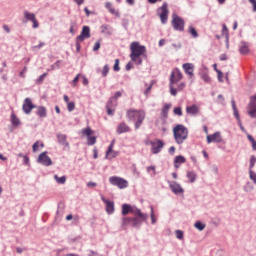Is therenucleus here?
<instances>
[{
    "label": "nucleus",
    "instance_id": "nucleus-1",
    "mask_svg": "<svg viewBox=\"0 0 256 256\" xmlns=\"http://www.w3.org/2000/svg\"><path fill=\"white\" fill-rule=\"evenodd\" d=\"M173 135L175 142L178 145H183L187 141V137H189V129L183 126V124H178L173 128Z\"/></svg>",
    "mask_w": 256,
    "mask_h": 256
},
{
    "label": "nucleus",
    "instance_id": "nucleus-2",
    "mask_svg": "<svg viewBox=\"0 0 256 256\" xmlns=\"http://www.w3.org/2000/svg\"><path fill=\"white\" fill-rule=\"evenodd\" d=\"M127 117L129 121L135 123V129H139L145 121V111L143 110H128Z\"/></svg>",
    "mask_w": 256,
    "mask_h": 256
},
{
    "label": "nucleus",
    "instance_id": "nucleus-3",
    "mask_svg": "<svg viewBox=\"0 0 256 256\" xmlns=\"http://www.w3.org/2000/svg\"><path fill=\"white\" fill-rule=\"evenodd\" d=\"M182 79L183 74L179 69H176L174 72L171 73L169 89L172 97H177V88H175L174 85H177V83H179V81H181Z\"/></svg>",
    "mask_w": 256,
    "mask_h": 256
},
{
    "label": "nucleus",
    "instance_id": "nucleus-4",
    "mask_svg": "<svg viewBox=\"0 0 256 256\" xmlns=\"http://www.w3.org/2000/svg\"><path fill=\"white\" fill-rule=\"evenodd\" d=\"M130 50L131 61H135L137 57H141V55H144L147 52V48H145V46L140 45L139 42H132L130 45Z\"/></svg>",
    "mask_w": 256,
    "mask_h": 256
},
{
    "label": "nucleus",
    "instance_id": "nucleus-5",
    "mask_svg": "<svg viewBox=\"0 0 256 256\" xmlns=\"http://www.w3.org/2000/svg\"><path fill=\"white\" fill-rule=\"evenodd\" d=\"M89 37H91V28L89 26H83L80 35L76 37L77 53L81 51V43H83L85 39H89Z\"/></svg>",
    "mask_w": 256,
    "mask_h": 256
},
{
    "label": "nucleus",
    "instance_id": "nucleus-6",
    "mask_svg": "<svg viewBox=\"0 0 256 256\" xmlns=\"http://www.w3.org/2000/svg\"><path fill=\"white\" fill-rule=\"evenodd\" d=\"M167 7V2H164L162 6L156 10L157 15L160 17L162 25H166L167 19H169V9Z\"/></svg>",
    "mask_w": 256,
    "mask_h": 256
},
{
    "label": "nucleus",
    "instance_id": "nucleus-7",
    "mask_svg": "<svg viewBox=\"0 0 256 256\" xmlns=\"http://www.w3.org/2000/svg\"><path fill=\"white\" fill-rule=\"evenodd\" d=\"M172 27L174 31H185V20L177 16V14L172 15Z\"/></svg>",
    "mask_w": 256,
    "mask_h": 256
},
{
    "label": "nucleus",
    "instance_id": "nucleus-8",
    "mask_svg": "<svg viewBox=\"0 0 256 256\" xmlns=\"http://www.w3.org/2000/svg\"><path fill=\"white\" fill-rule=\"evenodd\" d=\"M109 183L115 187H118V189H127L129 186V182H127V180L117 176L110 177Z\"/></svg>",
    "mask_w": 256,
    "mask_h": 256
},
{
    "label": "nucleus",
    "instance_id": "nucleus-9",
    "mask_svg": "<svg viewBox=\"0 0 256 256\" xmlns=\"http://www.w3.org/2000/svg\"><path fill=\"white\" fill-rule=\"evenodd\" d=\"M37 163L44 167H51V165H53V160L47 155V152H42L37 158Z\"/></svg>",
    "mask_w": 256,
    "mask_h": 256
},
{
    "label": "nucleus",
    "instance_id": "nucleus-10",
    "mask_svg": "<svg viewBox=\"0 0 256 256\" xmlns=\"http://www.w3.org/2000/svg\"><path fill=\"white\" fill-rule=\"evenodd\" d=\"M132 215H135V217H132V219H137L140 221V225L143 223V221H147V214L141 212V209L137 208L136 206H132L131 212Z\"/></svg>",
    "mask_w": 256,
    "mask_h": 256
},
{
    "label": "nucleus",
    "instance_id": "nucleus-11",
    "mask_svg": "<svg viewBox=\"0 0 256 256\" xmlns=\"http://www.w3.org/2000/svg\"><path fill=\"white\" fill-rule=\"evenodd\" d=\"M129 224H131L132 227H135L136 229H139L141 227V221H139L137 218H122V227H127V225Z\"/></svg>",
    "mask_w": 256,
    "mask_h": 256
},
{
    "label": "nucleus",
    "instance_id": "nucleus-12",
    "mask_svg": "<svg viewBox=\"0 0 256 256\" xmlns=\"http://www.w3.org/2000/svg\"><path fill=\"white\" fill-rule=\"evenodd\" d=\"M93 133V130H91L89 127L82 130V135L86 136L88 139L87 145H95V143H97V137L91 136Z\"/></svg>",
    "mask_w": 256,
    "mask_h": 256
},
{
    "label": "nucleus",
    "instance_id": "nucleus-13",
    "mask_svg": "<svg viewBox=\"0 0 256 256\" xmlns=\"http://www.w3.org/2000/svg\"><path fill=\"white\" fill-rule=\"evenodd\" d=\"M150 145L152 146V153L154 155L161 153V149L165 147V143H163V140H159V139H156L155 141H151Z\"/></svg>",
    "mask_w": 256,
    "mask_h": 256
},
{
    "label": "nucleus",
    "instance_id": "nucleus-14",
    "mask_svg": "<svg viewBox=\"0 0 256 256\" xmlns=\"http://www.w3.org/2000/svg\"><path fill=\"white\" fill-rule=\"evenodd\" d=\"M115 145V140H113L109 147H108V150L106 151V159H115V157H119V151H114L113 150V147Z\"/></svg>",
    "mask_w": 256,
    "mask_h": 256
},
{
    "label": "nucleus",
    "instance_id": "nucleus-15",
    "mask_svg": "<svg viewBox=\"0 0 256 256\" xmlns=\"http://www.w3.org/2000/svg\"><path fill=\"white\" fill-rule=\"evenodd\" d=\"M37 106H35L33 104V102H31V98H26L24 100L22 109L24 111V113H26V115H29V113H31V111H33V109H35Z\"/></svg>",
    "mask_w": 256,
    "mask_h": 256
},
{
    "label": "nucleus",
    "instance_id": "nucleus-16",
    "mask_svg": "<svg viewBox=\"0 0 256 256\" xmlns=\"http://www.w3.org/2000/svg\"><path fill=\"white\" fill-rule=\"evenodd\" d=\"M101 200L106 205V212L108 215H112V213H115V203L113 201L107 200L104 196H101Z\"/></svg>",
    "mask_w": 256,
    "mask_h": 256
},
{
    "label": "nucleus",
    "instance_id": "nucleus-17",
    "mask_svg": "<svg viewBox=\"0 0 256 256\" xmlns=\"http://www.w3.org/2000/svg\"><path fill=\"white\" fill-rule=\"evenodd\" d=\"M223 137L221 136V132H215L212 135L207 136V143H222Z\"/></svg>",
    "mask_w": 256,
    "mask_h": 256
},
{
    "label": "nucleus",
    "instance_id": "nucleus-18",
    "mask_svg": "<svg viewBox=\"0 0 256 256\" xmlns=\"http://www.w3.org/2000/svg\"><path fill=\"white\" fill-rule=\"evenodd\" d=\"M169 187L172 191V193H174L175 195H179V193H183L184 190L183 188L181 187V185L175 181L171 182L169 181Z\"/></svg>",
    "mask_w": 256,
    "mask_h": 256
},
{
    "label": "nucleus",
    "instance_id": "nucleus-19",
    "mask_svg": "<svg viewBox=\"0 0 256 256\" xmlns=\"http://www.w3.org/2000/svg\"><path fill=\"white\" fill-rule=\"evenodd\" d=\"M182 69L186 75H189V77H194L195 74L193 72L195 71V65L193 63L183 64Z\"/></svg>",
    "mask_w": 256,
    "mask_h": 256
},
{
    "label": "nucleus",
    "instance_id": "nucleus-20",
    "mask_svg": "<svg viewBox=\"0 0 256 256\" xmlns=\"http://www.w3.org/2000/svg\"><path fill=\"white\" fill-rule=\"evenodd\" d=\"M131 131V128L129 127V125H127V123L122 122L118 125L116 132L118 133V135H121L123 133H129Z\"/></svg>",
    "mask_w": 256,
    "mask_h": 256
},
{
    "label": "nucleus",
    "instance_id": "nucleus-21",
    "mask_svg": "<svg viewBox=\"0 0 256 256\" xmlns=\"http://www.w3.org/2000/svg\"><path fill=\"white\" fill-rule=\"evenodd\" d=\"M248 115L252 119H256V103L254 101H250L248 104Z\"/></svg>",
    "mask_w": 256,
    "mask_h": 256
},
{
    "label": "nucleus",
    "instance_id": "nucleus-22",
    "mask_svg": "<svg viewBox=\"0 0 256 256\" xmlns=\"http://www.w3.org/2000/svg\"><path fill=\"white\" fill-rule=\"evenodd\" d=\"M186 113H188V115H199V106L198 105H192V106H187L186 107Z\"/></svg>",
    "mask_w": 256,
    "mask_h": 256
},
{
    "label": "nucleus",
    "instance_id": "nucleus-23",
    "mask_svg": "<svg viewBox=\"0 0 256 256\" xmlns=\"http://www.w3.org/2000/svg\"><path fill=\"white\" fill-rule=\"evenodd\" d=\"M59 145H64V147H69V142H67V135L58 133L56 135Z\"/></svg>",
    "mask_w": 256,
    "mask_h": 256
},
{
    "label": "nucleus",
    "instance_id": "nucleus-24",
    "mask_svg": "<svg viewBox=\"0 0 256 256\" xmlns=\"http://www.w3.org/2000/svg\"><path fill=\"white\" fill-rule=\"evenodd\" d=\"M101 33L104 35H113V27L109 24H104L101 26Z\"/></svg>",
    "mask_w": 256,
    "mask_h": 256
},
{
    "label": "nucleus",
    "instance_id": "nucleus-25",
    "mask_svg": "<svg viewBox=\"0 0 256 256\" xmlns=\"http://www.w3.org/2000/svg\"><path fill=\"white\" fill-rule=\"evenodd\" d=\"M239 52L241 53V55H247V53H249V45H247V42H240Z\"/></svg>",
    "mask_w": 256,
    "mask_h": 256
},
{
    "label": "nucleus",
    "instance_id": "nucleus-26",
    "mask_svg": "<svg viewBox=\"0 0 256 256\" xmlns=\"http://www.w3.org/2000/svg\"><path fill=\"white\" fill-rule=\"evenodd\" d=\"M105 7H106V9H108L109 13H111L112 15H115L116 17H120L119 11H117V10H115V8H113V4H111V2H106Z\"/></svg>",
    "mask_w": 256,
    "mask_h": 256
},
{
    "label": "nucleus",
    "instance_id": "nucleus-27",
    "mask_svg": "<svg viewBox=\"0 0 256 256\" xmlns=\"http://www.w3.org/2000/svg\"><path fill=\"white\" fill-rule=\"evenodd\" d=\"M36 115H38V117H40L42 119L47 117V108H45L44 106H38Z\"/></svg>",
    "mask_w": 256,
    "mask_h": 256
},
{
    "label": "nucleus",
    "instance_id": "nucleus-28",
    "mask_svg": "<svg viewBox=\"0 0 256 256\" xmlns=\"http://www.w3.org/2000/svg\"><path fill=\"white\" fill-rule=\"evenodd\" d=\"M23 15H24V19H25L24 23H27V21H31L32 22V21H35V19H36L35 13H31V12H29L27 10H25L23 12Z\"/></svg>",
    "mask_w": 256,
    "mask_h": 256
},
{
    "label": "nucleus",
    "instance_id": "nucleus-29",
    "mask_svg": "<svg viewBox=\"0 0 256 256\" xmlns=\"http://www.w3.org/2000/svg\"><path fill=\"white\" fill-rule=\"evenodd\" d=\"M231 105L234 113V117L237 119L238 123L241 122V118L239 117V110H237V105L235 104V100H231Z\"/></svg>",
    "mask_w": 256,
    "mask_h": 256
},
{
    "label": "nucleus",
    "instance_id": "nucleus-30",
    "mask_svg": "<svg viewBox=\"0 0 256 256\" xmlns=\"http://www.w3.org/2000/svg\"><path fill=\"white\" fill-rule=\"evenodd\" d=\"M200 77L204 83H211V77H209V73H207V70H202L200 72Z\"/></svg>",
    "mask_w": 256,
    "mask_h": 256
},
{
    "label": "nucleus",
    "instance_id": "nucleus-31",
    "mask_svg": "<svg viewBox=\"0 0 256 256\" xmlns=\"http://www.w3.org/2000/svg\"><path fill=\"white\" fill-rule=\"evenodd\" d=\"M111 107H115V104H113V99H110L106 105L108 115L113 116L114 110L111 109Z\"/></svg>",
    "mask_w": 256,
    "mask_h": 256
},
{
    "label": "nucleus",
    "instance_id": "nucleus-32",
    "mask_svg": "<svg viewBox=\"0 0 256 256\" xmlns=\"http://www.w3.org/2000/svg\"><path fill=\"white\" fill-rule=\"evenodd\" d=\"M133 206L129 205V204H123L122 205V215H129V213H131Z\"/></svg>",
    "mask_w": 256,
    "mask_h": 256
},
{
    "label": "nucleus",
    "instance_id": "nucleus-33",
    "mask_svg": "<svg viewBox=\"0 0 256 256\" xmlns=\"http://www.w3.org/2000/svg\"><path fill=\"white\" fill-rule=\"evenodd\" d=\"M54 179H55L56 183H58V185H65V183L67 182V177L66 176L59 177L56 174V175H54Z\"/></svg>",
    "mask_w": 256,
    "mask_h": 256
},
{
    "label": "nucleus",
    "instance_id": "nucleus-34",
    "mask_svg": "<svg viewBox=\"0 0 256 256\" xmlns=\"http://www.w3.org/2000/svg\"><path fill=\"white\" fill-rule=\"evenodd\" d=\"M187 178L189 179L190 183H195V181H197V174L193 171H188Z\"/></svg>",
    "mask_w": 256,
    "mask_h": 256
},
{
    "label": "nucleus",
    "instance_id": "nucleus-35",
    "mask_svg": "<svg viewBox=\"0 0 256 256\" xmlns=\"http://www.w3.org/2000/svg\"><path fill=\"white\" fill-rule=\"evenodd\" d=\"M11 123L13 125V127H19V125H21V120H19V118H17V116L15 114L11 115Z\"/></svg>",
    "mask_w": 256,
    "mask_h": 256
},
{
    "label": "nucleus",
    "instance_id": "nucleus-36",
    "mask_svg": "<svg viewBox=\"0 0 256 256\" xmlns=\"http://www.w3.org/2000/svg\"><path fill=\"white\" fill-rule=\"evenodd\" d=\"M188 33L190 35H192L193 39H197V37H199V33L197 32V30L193 26L188 27Z\"/></svg>",
    "mask_w": 256,
    "mask_h": 256
},
{
    "label": "nucleus",
    "instance_id": "nucleus-37",
    "mask_svg": "<svg viewBox=\"0 0 256 256\" xmlns=\"http://www.w3.org/2000/svg\"><path fill=\"white\" fill-rule=\"evenodd\" d=\"M122 93L121 91H117L114 95V97L110 98L112 99V103L114 104V107H117V99H119V97H121Z\"/></svg>",
    "mask_w": 256,
    "mask_h": 256
},
{
    "label": "nucleus",
    "instance_id": "nucleus-38",
    "mask_svg": "<svg viewBox=\"0 0 256 256\" xmlns=\"http://www.w3.org/2000/svg\"><path fill=\"white\" fill-rule=\"evenodd\" d=\"M150 209H151V213H150L151 223L152 225H155L157 223V218L155 217V211L153 210V206H151Z\"/></svg>",
    "mask_w": 256,
    "mask_h": 256
},
{
    "label": "nucleus",
    "instance_id": "nucleus-39",
    "mask_svg": "<svg viewBox=\"0 0 256 256\" xmlns=\"http://www.w3.org/2000/svg\"><path fill=\"white\" fill-rule=\"evenodd\" d=\"M194 227L198 229V231H203L205 229V224H203L201 221H196Z\"/></svg>",
    "mask_w": 256,
    "mask_h": 256
},
{
    "label": "nucleus",
    "instance_id": "nucleus-40",
    "mask_svg": "<svg viewBox=\"0 0 256 256\" xmlns=\"http://www.w3.org/2000/svg\"><path fill=\"white\" fill-rule=\"evenodd\" d=\"M255 163H256V157L255 155H252L250 157L249 171H253V167H255Z\"/></svg>",
    "mask_w": 256,
    "mask_h": 256
},
{
    "label": "nucleus",
    "instance_id": "nucleus-41",
    "mask_svg": "<svg viewBox=\"0 0 256 256\" xmlns=\"http://www.w3.org/2000/svg\"><path fill=\"white\" fill-rule=\"evenodd\" d=\"M47 77V73H43L42 75L39 76V78L36 80V85H41L45 78Z\"/></svg>",
    "mask_w": 256,
    "mask_h": 256
},
{
    "label": "nucleus",
    "instance_id": "nucleus-42",
    "mask_svg": "<svg viewBox=\"0 0 256 256\" xmlns=\"http://www.w3.org/2000/svg\"><path fill=\"white\" fill-rule=\"evenodd\" d=\"M169 109H171V104H166L163 107L162 113H163L164 117H167V114L169 113Z\"/></svg>",
    "mask_w": 256,
    "mask_h": 256
},
{
    "label": "nucleus",
    "instance_id": "nucleus-43",
    "mask_svg": "<svg viewBox=\"0 0 256 256\" xmlns=\"http://www.w3.org/2000/svg\"><path fill=\"white\" fill-rule=\"evenodd\" d=\"M75 27H77V22H71L69 29V33H71V35H75Z\"/></svg>",
    "mask_w": 256,
    "mask_h": 256
},
{
    "label": "nucleus",
    "instance_id": "nucleus-44",
    "mask_svg": "<svg viewBox=\"0 0 256 256\" xmlns=\"http://www.w3.org/2000/svg\"><path fill=\"white\" fill-rule=\"evenodd\" d=\"M108 73H109V65L106 64V65H104L103 70H102V77H107Z\"/></svg>",
    "mask_w": 256,
    "mask_h": 256
},
{
    "label": "nucleus",
    "instance_id": "nucleus-45",
    "mask_svg": "<svg viewBox=\"0 0 256 256\" xmlns=\"http://www.w3.org/2000/svg\"><path fill=\"white\" fill-rule=\"evenodd\" d=\"M174 163H185V158L182 155L176 156Z\"/></svg>",
    "mask_w": 256,
    "mask_h": 256
},
{
    "label": "nucleus",
    "instance_id": "nucleus-46",
    "mask_svg": "<svg viewBox=\"0 0 256 256\" xmlns=\"http://www.w3.org/2000/svg\"><path fill=\"white\" fill-rule=\"evenodd\" d=\"M249 175H250L251 181H253V183L256 185V173L253 172V170H249Z\"/></svg>",
    "mask_w": 256,
    "mask_h": 256
},
{
    "label": "nucleus",
    "instance_id": "nucleus-47",
    "mask_svg": "<svg viewBox=\"0 0 256 256\" xmlns=\"http://www.w3.org/2000/svg\"><path fill=\"white\" fill-rule=\"evenodd\" d=\"M67 109L71 113V111H75V102H68Z\"/></svg>",
    "mask_w": 256,
    "mask_h": 256
},
{
    "label": "nucleus",
    "instance_id": "nucleus-48",
    "mask_svg": "<svg viewBox=\"0 0 256 256\" xmlns=\"http://www.w3.org/2000/svg\"><path fill=\"white\" fill-rule=\"evenodd\" d=\"M153 85H155V81H151L150 85L147 87V89L144 91L145 95H149L151 89L153 88Z\"/></svg>",
    "mask_w": 256,
    "mask_h": 256
},
{
    "label": "nucleus",
    "instance_id": "nucleus-49",
    "mask_svg": "<svg viewBox=\"0 0 256 256\" xmlns=\"http://www.w3.org/2000/svg\"><path fill=\"white\" fill-rule=\"evenodd\" d=\"M216 73L218 75V81L220 83H223V72H221V70H219V69H216Z\"/></svg>",
    "mask_w": 256,
    "mask_h": 256
},
{
    "label": "nucleus",
    "instance_id": "nucleus-50",
    "mask_svg": "<svg viewBox=\"0 0 256 256\" xmlns=\"http://www.w3.org/2000/svg\"><path fill=\"white\" fill-rule=\"evenodd\" d=\"M113 71H121V67H119V59L115 60Z\"/></svg>",
    "mask_w": 256,
    "mask_h": 256
},
{
    "label": "nucleus",
    "instance_id": "nucleus-51",
    "mask_svg": "<svg viewBox=\"0 0 256 256\" xmlns=\"http://www.w3.org/2000/svg\"><path fill=\"white\" fill-rule=\"evenodd\" d=\"M174 114L178 115V117H181V115H183V111L181 110V107L174 108Z\"/></svg>",
    "mask_w": 256,
    "mask_h": 256
},
{
    "label": "nucleus",
    "instance_id": "nucleus-52",
    "mask_svg": "<svg viewBox=\"0 0 256 256\" xmlns=\"http://www.w3.org/2000/svg\"><path fill=\"white\" fill-rule=\"evenodd\" d=\"M185 87H186V84L184 82H181L177 85L176 91H183Z\"/></svg>",
    "mask_w": 256,
    "mask_h": 256
},
{
    "label": "nucleus",
    "instance_id": "nucleus-53",
    "mask_svg": "<svg viewBox=\"0 0 256 256\" xmlns=\"http://www.w3.org/2000/svg\"><path fill=\"white\" fill-rule=\"evenodd\" d=\"M99 49H101V41L98 40V41L94 44L93 51H99Z\"/></svg>",
    "mask_w": 256,
    "mask_h": 256
},
{
    "label": "nucleus",
    "instance_id": "nucleus-54",
    "mask_svg": "<svg viewBox=\"0 0 256 256\" xmlns=\"http://www.w3.org/2000/svg\"><path fill=\"white\" fill-rule=\"evenodd\" d=\"M25 73H27V66H25L22 71L19 73V77L25 79Z\"/></svg>",
    "mask_w": 256,
    "mask_h": 256
},
{
    "label": "nucleus",
    "instance_id": "nucleus-55",
    "mask_svg": "<svg viewBox=\"0 0 256 256\" xmlns=\"http://www.w3.org/2000/svg\"><path fill=\"white\" fill-rule=\"evenodd\" d=\"M175 233H176L177 239H180V240L183 239V231L176 230Z\"/></svg>",
    "mask_w": 256,
    "mask_h": 256
},
{
    "label": "nucleus",
    "instance_id": "nucleus-56",
    "mask_svg": "<svg viewBox=\"0 0 256 256\" xmlns=\"http://www.w3.org/2000/svg\"><path fill=\"white\" fill-rule=\"evenodd\" d=\"M33 152L39 151V141L35 142L32 146Z\"/></svg>",
    "mask_w": 256,
    "mask_h": 256
},
{
    "label": "nucleus",
    "instance_id": "nucleus-57",
    "mask_svg": "<svg viewBox=\"0 0 256 256\" xmlns=\"http://www.w3.org/2000/svg\"><path fill=\"white\" fill-rule=\"evenodd\" d=\"M23 163L29 167L31 163L29 162V156H23Z\"/></svg>",
    "mask_w": 256,
    "mask_h": 256
},
{
    "label": "nucleus",
    "instance_id": "nucleus-58",
    "mask_svg": "<svg viewBox=\"0 0 256 256\" xmlns=\"http://www.w3.org/2000/svg\"><path fill=\"white\" fill-rule=\"evenodd\" d=\"M220 223H221V218L216 217L213 219V225H215L216 227L219 226Z\"/></svg>",
    "mask_w": 256,
    "mask_h": 256
},
{
    "label": "nucleus",
    "instance_id": "nucleus-59",
    "mask_svg": "<svg viewBox=\"0 0 256 256\" xmlns=\"http://www.w3.org/2000/svg\"><path fill=\"white\" fill-rule=\"evenodd\" d=\"M32 23L33 29H37L39 27V22L37 21V18H34V20H32Z\"/></svg>",
    "mask_w": 256,
    "mask_h": 256
},
{
    "label": "nucleus",
    "instance_id": "nucleus-60",
    "mask_svg": "<svg viewBox=\"0 0 256 256\" xmlns=\"http://www.w3.org/2000/svg\"><path fill=\"white\" fill-rule=\"evenodd\" d=\"M136 65H141L143 63V60L141 59V56L135 58V60H132Z\"/></svg>",
    "mask_w": 256,
    "mask_h": 256
},
{
    "label": "nucleus",
    "instance_id": "nucleus-61",
    "mask_svg": "<svg viewBox=\"0 0 256 256\" xmlns=\"http://www.w3.org/2000/svg\"><path fill=\"white\" fill-rule=\"evenodd\" d=\"M211 169L213 173H215V175L219 174V168L217 167V165H212Z\"/></svg>",
    "mask_w": 256,
    "mask_h": 256
},
{
    "label": "nucleus",
    "instance_id": "nucleus-62",
    "mask_svg": "<svg viewBox=\"0 0 256 256\" xmlns=\"http://www.w3.org/2000/svg\"><path fill=\"white\" fill-rule=\"evenodd\" d=\"M218 100L220 101V104H221V105H224V103H225V98L223 97V95L219 94V95H218Z\"/></svg>",
    "mask_w": 256,
    "mask_h": 256
},
{
    "label": "nucleus",
    "instance_id": "nucleus-63",
    "mask_svg": "<svg viewBox=\"0 0 256 256\" xmlns=\"http://www.w3.org/2000/svg\"><path fill=\"white\" fill-rule=\"evenodd\" d=\"M151 171H153V175H155V166H149V167H147V172L148 173H151Z\"/></svg>",
    "mask_w": 256,
    "mask_h": 256
},
{
    "label": "nucleus",
    "instance_id": "nucleus-64",
    "mask_svg": "<svg viewBox=\"0 0 256 256\" xmlns=\"http://www.w3.org/2000/svg\"><path fill=\"white\" fill-rule=\"evenodd\" d=\"M97 185V183L95 182H88L87 183V187H95Z\"/></svg>",
    "mask_w": 256,
    "mask_h": 256
}]
</instances>
